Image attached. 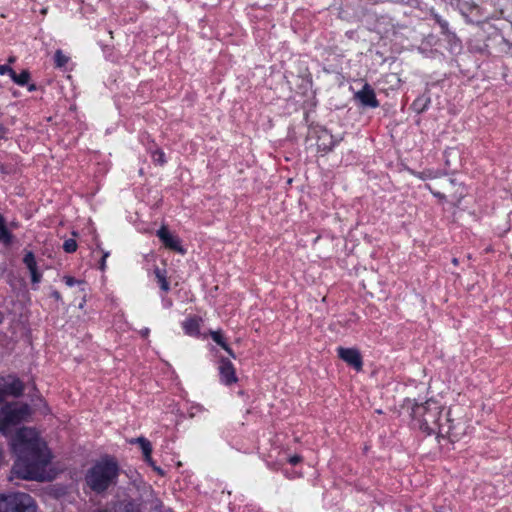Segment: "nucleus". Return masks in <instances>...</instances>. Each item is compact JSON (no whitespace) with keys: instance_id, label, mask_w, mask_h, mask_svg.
Masks as SVG:
<instances>
[{"instance_id":"5701e85b","label":"nucleus","mask_w":512,"mask_h":512,"mask_svg":"<svg viewBox=\"0 0 512 512\" xmlns=\"http://www.w3.org/2000/svg\"><path fill=\"white\" fill-rule=\"evenodd\" d=\"M64 281L66 283L67 286H74L75 284H78V285H83V282L80 281V280H77L71 276H65L64 277Z\"/></svg>"},{"instance_id":"2f4dec72","label":"nucleus","mask_w":512,"mask_h":512,"mask_svg":"<svg viewBox=\"0 0 512 512\" xmlns=\"http://www.w3.org/2000/svg\"><path fill=\"white\" fill-rule=\"evenodd\" d=\"M35 89H36L35 84H31V85L29 86V90H30V91H33V90H35Z\"/></svg>"},{"instance_id":"20e7f679","label":"nucleus","mask_w":512,"mask_h":512,"mask_svg":"<svg viewBox=\"0 0 512 512\" xmlns=\"http://www.w3.org/2000/svg\"><path fill=\"white\" fill-rule=\"evenodd\" d=\"M31 415L29 405L19 402L5 404L0 409V433L7 436L14 427L25 422Z\"/></svg>"},{"instance_id":"9d476101","label":"nucleus","mask_w":512,"mask_h":512,"mask_svg":"<svg viewBox=\"0 0 512 512\" xmlns=\"http://www.w3.org/2000/svg\"><path fill=\"white\" fill-rule=\"evenodd\" d=\"M219 372L222 383L226 385H231L232 383H235L237 381L234 366L228 359H221L219 365Z\"/></svg>"},{"instance_id":"4be33fe9","label":"nucleus","mask_w":512,"mask_h":512,"mask_svg":"<svg viewBox=\"0 0 512 512\" xmlns=\"http://www.w3.org/2000/svg\"><path fill=\"white\" fill-rule=\"evenodd\" d=\"M126 512H139L138 506L133 501H128L124 504Z\"/></svg>"},{"instance_id":"0eeeda50","label":"nucleus","mask_w":512,"mask_h":512,"mask_svg":"<svg viewBox=\"0 0 512 512\" xmlns=\"http://www.w3.org/2000/svg\"><path fill=\"white\" fill-rule=\"evenodd\" d=\"M314 133L317 137V147L320 151L329 152L338 142L337 139L324 127H318L314 129Z\"/></svg>"},{"instance_id":"7ed1b4c3","label":"nucleus","mask_w":512,"mask_h":512,"mask_svg":"<svg viewBox=\"0 0 512 512\" xmlns=\"http://www.w3.org/2000/svg\"><path fill=\"white\" fill-rule=\"evenodd\" d=\"M119 472L120 468L115 460L103 458L87 470L85 481L93 492L101 494L117 484Z\"/></svg>"},{"instance_id":"bb28decb","label":"nucleus","mask_w":512,"mask_h":512,"mask_svg":"<svg viewBox=\"0 0 512 512\" xmlns=\"http://www.w3.org/2000/svg\"><path fill=\"white\" fill-rule=\"evenodd\" d=\"M194 409L201 411L203 408L201 406L191 407L190 412H189V416L191 418L195 417V415H196L195 411H193Z\"/></svg>"},{"instance_id":"b1692460","label":"nucleus","mask_w":512,"mask_h":512,"mask_svg":"<svg viewBox=\"0 0 512 512\" xmlns=\"http://www.w3.org/2000/svg\"><path fill=\"white\" fill-rule=\"evenodd\" d=\"M10 239V234L7 229L3 226L0 228V240L4 242H8Z\"/></svg>"},{"instance_id":"1a4fd4ad","label":"nucleus","mask_w":512,"mask_h":512,"mask_svg":"<svg viewBox=\"0 0 512 512\" xmlns=\"http://www.w3.org/2000/svg\"><path fill=\"white\" fill-rule=\"evenodd\" d=\"M355 98L363 106L371 108H376L379 106V102L376 99L375 92L369 84H365L363 88L355 94Z\"/></svg>"},{"instance_id":"473e14b6","label":"nucleus","mask_w":512,"mask_h":512,"mask_svg":"<svg viewBox=\"0 0 512 512\" xmlns=\"http://www.w3.org/2000/svg\"><path fill=\"white\" fill-rule=\"evenodd\" d=\"M3 227V221H2V218L0 217V228Z\"/></svg>"},{"instance_id":"423d86ee","label":"nucleus","mask_w":512,"mask_h":512,"mask_svg":"<svg viewBox=\"0 0 512 512\" xmlns=\"http://www.w3.org/2000/svg\"><path fill=\"white\" fill-rule=\"evenodd\" d=\"M24 391L23 382L12 375L2 379L0 383V404L3 403L7 396L19 397Z\"/></svg>"},{"instance_id":"ddd939ff","label":"nucleus","mask_w":512,"mask_h":512,"mask_svg":"<svg viewBox=\"0 0 512 512\" xmlns=\"http://www.w3.org/2000/svg\"><path fill=\"white\" fill-rule=\"evenodd\" d=\"M131 443H139V445H140V447L142 449L145 461L149 465H153V459L151 457V453H152L151 443L146 438H144V437H138L136 439H133L131 441Z\"/></svg>"},{"instance_id":"39448f33","label":"nucleus","mask_w":512,"mask_h":512,"mask_svg":"<svg viewBox=\"0 0 512 512\" xmlns=\"http://www.w3.org/2000/svg\"><path fill=\"white\" fill-rule=\"evenodd\" d=\"M34 499L27 493L0 494V512H36Z\"/></svg>"},{"instance_id":"72a5a7b5","label":"nucleus","mask_w":512,"mask_h":512,"mask_svg":"<svg viewBox=\"0 0 512 512\" xmlns=\"http://www.w3.org/2000/svg\"><path fill=\"white\" fill-rule=\"evenodd\" d=\"M453 263L457 264V259L456 258L453 259Z\"/></svg>"},{"instance_id":"9b49d317","label":"nucleus","mask_w":512,"mask_h":512,"mask_svg":"<svg viewBox=\"0 0 512 512\" xmlns=\"http://www.w3.org/2000/svg\"><path fill=\"white\" fill-rule=\"evenodd\" d=\"M157 236L164 243V245L172 250L184 253L183 249L179 245L178 238L172 236L165 226H162L157 231Z\"/></svg>"},{"instance_id":"6e6552de","label":"nucleus","mask_w":512,"mask_h":512,"mask_svg":"<svg viewBox=\"0 0 512 512\" xmlns=\"http://www.w3.org/2000/svg\"><path fill=\"white\" fill-rule=\"evenodd\" d=\"M338 355L343 361L355 368L357 371L362 369V359L358 350L340 347L338 348Z\"/></svg>"},{"instance_id":"c756f323","label":"nucleus","mask_w":512,"mask_h":512,"mask_svg":"<svg viewBox=\"0 0 512 512\" xmlns=\"http://www.w3.org/2000/svg\"><path fill=\"white\" fill-rule=\"evenodd\" d=\"M52 297L55 298L56 300H59L61 298L60 293L58 291H53Z\"/></svg>"},{"instance_id":"f257e3e1","label":"nucleus","mask_w":512,"mask_h":512,"mask_svg":"<svg viewBox=\"0 0 512 512\" xmlns=\"http://www.w3.org/2000/svg\"><path fill=\"white\" fill-rule=\"evenodd\" d=\"M9 443L16 455L12 473L21 479L45 480L51 454L37 431L22 427L11 437Z\"/></svg>"},{"instance_id":"aec40b11","label":"nucleus","mask_w":512,"mask_h":512,"mask_svg":"<svg viewBox=\"0 0 512 512\" xmlns=\"http://www.w3.org/2000/svg\"><path fill=\"white\" fill-rule=\"evenodd\" d=\"M63 249L67 253L75 252L77 249V243L74 239H67L63 243Z\"/></svg>"},{"instance_id":"7c9ffc66","label":"nucleus","mask_w":512,"mask_h":512,"mask_svg":"<svg viewBox=\"0 0 512 512\" xmlns=\"http://www.w3.org/2000/svg\"><path fill=\"white\" fill-rule=\"evenodd\" d=\"M149 332H150V331H149V329H148V328H145V329H143V330H141V331H140V333H141V335H142L143 337H147V336H148V334H149Z\"/></svg>"},{"instance_id":"f03ea898","label":"nucleus","mask_w":512,"mask_h":512,"mask_svg":"<svg viewBox=\"0 0 512 512\" xmlns=\"http://www.w3.org/2000/svg\"><path fill=\"white\" fill-rule=\"evenodd\" d=\"M442 407L434 400L416 404L412 408V416L419 429L428 435L450 436L453 426L450 424V412L446 413V423L441 422Z\"/></svg>"},{"instance_id":"412c9836","label":"nucleus","mask_w":512,"mask_h":512,"mask_svg":"<svg viewBox=\"0 0 512 512\" xmlns=\"http://www.w3.org/2000/svg\"><path fill=\"white\" fill-rule=\"evenodd\" d=\"M152 158L154 162L160 165L165 163V154L160 150H156L155 152H153Z\"/></svg>"},{"instance_id":"f8f14e48","label":"nucleus","mask_w":512,"mask_h":512,"mask_svg":"<svg viewBox=\"0 0 512 512\" xmlns=\"http://www.w3.org/2000/svg\"><path fill=\"white\" fill-rule=\"evenodd\" d=\"M23 262L30 272L32 284H38L41 281L42 274L38 271L34 254L32 252H27L24 256Z\"/></svg>"},{"instance_id":"6ab92c4d","label":"nucleus","mask_w":512,"mask_h":512,"mask_svg":"<svg viewBox=\"0 0 512 512\" xmlns=\"http://www.w3.org/2000/svg\"><path fill=\"white\" fill-rule=\"evenodd\" d=\"M54 59H55L56 66L60 67V68L64 67L69 60V58L66 55H64L61 50H57L55 52Z\"/></svg>"},{"instance_id":"dca6fc26","label":"nucleus","mask_w":512,"mask_h":512,"mask_svg":"<svg viewBox=\"0 0 512 512\" xmlns=\"http://www.w3.org/2000/svg\"><path fill=\"white\" fill-rule=\"evenodd\" d=\"M429 104L430 98L428 96L422 95L413 102L412 107L417 113H422L428 108Z\"/></svg>"},{"instance_id":"4468645a","label":"nucleus","mask_w":512,"mask_h":512,"mask_svg":"<svg viewBox=\"0 0 512 512\" xmlns=\"http://www.w3.org/2000/svg\"><path fill=\"white\" fill-rule=\"evenodd\" d=\"M185 333L189 336H196L199 334V320L196 318H189L182 324Z\"/></svg>"},{"instance_id":"a211bd4d","label":"nucleus","mask_w":512,"mask_h":512,"mask_svg":"<svg viewBox=\"0 0 512 512\" xmlns=\"http://www.w3.org/2000/svg\"><path fill=\"white\" fill-rule=\"evenodd\" d=\"M154 273H155V276H156V278L158 280V283L160 284L161 289L164 290V291H168L169 290V283L167 282L164 273L159 268H156Z\"/></svg>"},{"instance_id":"c85d7f7f","label":"nucleus","mask_w":512,"mask_h":512,"mask_svg":"<svg viewBox=\"0 0 512 512\" xmlns=\"http://www.w3.org/2000/svg\"><path fill=\"white\" fill-rule=\"evenodd\" d=\"M155 471H157L159 474H163V471L161 470V468L157 467L155 465V463L153 462V465H150Z\"/></svg>"},{"instance_id":"2eb2a0df","label":"nucleus","mask_w":512,"mask_h":512,"mask_svg":"<svg viewBox=\"0 0 512 512\" xmlns=\"http://www.w3.org/2000/svg\"><path fill=\"white\" fill-rule=\"evenodd\" d=\"M210 335L214 342H216L218 345H220L231 357L236 358L234 352L226 344V342L222 336V333L220 331H211Z\"/></svg>"},{"instance_id":"393cba45","label":"nucleus","mask_w":512,"mask_h":512,"mask_svg":"<svg viewBox=\"0 0 512 512\" xmlns=\"http://www.w3.org/2000/svg\"><path fill=\"white\" fill-rule=\"evenodd\" d=\"M14 70L9 66V65H0V75H4L6 73L9 74V76L11 77L12 74H13Z\"/></svg>"},{"instance_id":"cd10ccee","label":"nucleus","mask_w":512,"mask_h":512,"mask_svg":"<svg viewBox=\"0 0 512 512\" xmlns=\"http://www.w3.org/2000/svg\"><path fill=\"white\" fill-rule=\"evenodd\" d=\"M299 461H300L299 456H293L290 458V463H292V464H297Z\"/></svg>"},{"instance_id":"f3484780","label":"nucleus","mask_w":512,"mask_h":512,"mask_svg":"<svg viewBox=\"0 0 512 512\" xmlns=\"http://www.w3.org/2000/svg\"><path fill=\"white\" fill-rule=\"evenodd\" d=\"M11 79L18 85L24 86L28 83L30 79V73L27 70H23L20 74H17L15 71L13 72Z\"/></svg>"},{"instance_id":"a878e982","label":"nucleus","mask_w":512,"mask_h":512,"mask_svg":"<svg viewBox=\"0 0 512 512\" xmlns=\"http://www.w3.org/2000/svg\"><path fill=\"white\" fill-rule=\"evenodd\" d=\"M109 256V253L106 252L103 254L102 256V259L100 261V265H99V268L103 271L105 269V265H106V258Z\"/></svg>"}]
</instances>
